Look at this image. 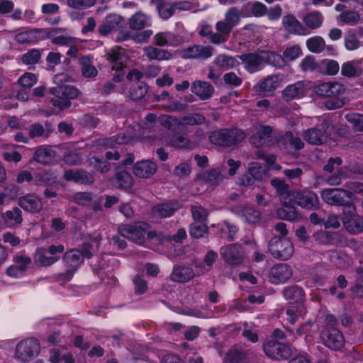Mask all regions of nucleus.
Segmentation results:
<instances>
[{"label":"nucleus","mask_w":363,"mask_h":363,"mask_svg":"<svg viewBox=\"0 0 363 363\" xmlns=\"http://www.w3.org/2000/svg\"><path fill=\"white\" fill-rule=\"evenodd\" d=\"M245 137L242 130L234 128L213 131L209 135V140L216 145L230 147L240 143Z\"/></svg>","instance_id":"1"},{"label":"nucleus","mask_w":363,"mask_h":363,"mask_svg":"<svg viewBox=\"0 0 363 363\" xmlns=\"http://www.w3.org/2000/svg\"><path fill=\"white\" fill-rule=\"evenodd\" d=\"M352 193L340 188L327 189L322 191L321 197L328 204L344 206L343 212L346 209L350 213L355 211V206L350 202Z\"/></svg>","instance_id":"2"},{"label":"nucleus","mask_w":363,"mask_h":363,"mask_svg":"<svg viewBox=\"0 0 363 363\" xmlns=\"http://www.w3.org/2000/svg\"><path fill=\"white\" fill-rule=\"evenodd\" d=\"M333 124L330 119L323 118L320 123L303 132V137L309 144L320 145L331 135Z\"/></svg>","instance_id":"3"},{"label":"nucleus","mask_w":363,"mask_h":363,"mask_svg":"<svg viewBox=\"0 0 363 363\" xmlns=\"http://www.w3.org/2000/svg\"><path fill=\"white\" fill-rule=\"evenodd\" d=\"M268 249L272 257L280 260H288L294 253V245L288 238L274 235L268 243Z\"/></svg>","instance_id":"4"},{"label":"nucleus","mask_w":363,"mask_h":363,"mask_svg":"<svg viewBox=\"0 0 363 363\" xmlns=\"http://www.w3.org/2000/svg\"><path fill=\"white\" fill-rule=\"evenodd\" d=\"M63 262L67 267L64 273H60L57 276V281H67L70 280L78 267L83 262V255L79 250L72 249L65 252L63 256Z\"/></svg>","instance_id":"5"},{"label":"nucleus","mask_w":363,"mask_h":363,"mask_svg":"<svg viewBox=\"0 0 363 363\" xmlns=\"http://www.w3.org/2000/svg\"><path fill=\"white\" fill-rule=\"evenodd\" d=\"M275 142L273 129L269 125L256 123L253 125L252 135L250 143L256 147H268Z\"/></svg>","instance_id":"6"},{"label":"nucleus","mask_w":363,"mask_h":363,"mask_svg":"<svg viewBox=\"0 0 363 363\" xmlns=\"http://www.w3.org/2000/svg\"><path fill=\"white\" fill-rule=\"evenodd\" d=\"M50 92L57 98L66 99L63 101L58 99L52 101L53 106L59 107L60 109L70 107L71 102L69 100L76 99L79 94V91L77 88L67 84H58L55 87H52Z\"/></svg>","instance_id":"7"},{"label":"nucleus","mask_w":363,"mask_h":363,"mask_svg":"<svg viewBox=\"0 0 363 363\" xmlns=\"http://www.w3.org/2000/svg\"><path fill=\"white\" fill-rule=\"evenodd\" d=\"M148 225L139 223L134 225H121L118 227L119 234L138 245H143L145 241Z\"/></svg>","instance_id":"8"},{"label":"nucleus","mask_w":363,"mask_h":363,"mask_svg":"<svg viewBox=\"0 0 363 363\" xmlns=\"http://www.w3.org/2000/svg\"><path fill=\"white\" fill-rule=\"evenodd\" d=\"M40 346L35 338H27L20 341L16 347L15 358L26 362L40 352Z\"/></svg>","instance_id":"9"},{"label":"nucleus","mask_w":363,"mask_h":363,"mask_svg":"<svg viewBox=\"0 0 363 363\" xmlns=\"http://www.w3.org/2000/svg\"><path fill=\"white\" fill-rule=\"evenodd\" d=\"M289 200L303 208L312 210L319 207V199L315 193L309 190L293 191L289 194Z\"/></svg>","instance_id":"10"},{"label":"nucleus","mask_w":363,"mask_h":363,"mask_svg":"<svg viewBox=\"0 0 363 363\" xmlns=\"http://www.w3.org/2000/svg\"><path fill=\"white\" fill-rule=\"evenodd\" d=\"M220 254L224 261L231 266H238L243 263L245 250L241 245L229 244L220 249Z\"/></svg>","instance_id":"11"},{"label":"nucleus","mask_w":363,"mask_h":363,"mask_svg":"<svg viewBox=\"0 0 363 363\" xmlns=\"http://www.w3.org/2000/svg\"><path fill=\"white\" fill-rule=\"evenodd\" d=\"M320 337L325 345L333 350H340L345 344L342 333L335 327L325 326L320 333Z\"/></svg>","instance_id":"12"},{"label":"nucleus","mask_w":363,"mask_h":363,"mask_svg":"<svg viewBox=\"0 0 363 363\" xmlns=\"http://www.w3.org/2000/svg\"><path fill=\"white\" fill-rule=\"evenodd\" d=\"M182 207V204L178 200H170L153 206L151 209V215L157 219L169 218Z\"/></svg>","instance_id":"13"},{"label":"nucleus","mask_w":363,"mask_h":363,"mask_svg":"<svg viewBox=\"0 0 363 363\" xmlns=\"http://www.w3.org/2000/svg\"><path fill=\"white\" fill-rule=\"evenodd\" d=\"M263 348L269 357L276 360L287 359L291 354L289 346L274 340L267 341Z\"/></svg>","instance_id":"14"},{"label":"nucleus","mask_w":363,"mask_h":363,"mask_svg":"<svg viewBox=\"0 0 363 363\" xmlns=\"http://www.w3.org/2000/svg\"><path fill=\"white\" fill-rule=\"evenodd\" d=\"M230 211L249 224H256L261 219V213L251 205L236 204L230 207Z\"/></svg>","instance_id":"15"},{"label":"nucleus","mask_w":363,"mask_h":363,"mask_svg":"<svg viewBox=\"0 0 363 363\" xmlns=\"http://www.w3.org/2000/svg\"><path fill=\"white\" fill-rule=\"evenodd\" d=\"M315 93L323 98H335L343 94L345 88L343 84L336 82L322 83L315 86Z\"/></svg>","instance_id":"16"},{"label":"nucleus","mask_w":363,"mask_h":363,"mask_svg":"<svg viewBox=\"0 0 363 363\" xmlns=\"http://www.w3.org/2000/svg\"><path fill=\"white\" fill-rule=\"evenodd\" d=\"M107 60L112 64V69L122 71L126 67L128 56L125 50L119 46H116L106 53Z\"/></svg>","instance_id":"17"},{"label":"nucleus","mask_w":363,"mask_h":363,"mask_svg":"<svg viewBox=\"0 0 363 363\" xmlns=\"http://www.w3.org/2000/svg\"><path fill=\"white\" fill-rule=\"evenodd\" d=\"M292 274V269L289 264H279L271 268L269 279L272 284H279L289 280Z\"/></svg>","instance_id":"18"},{"label":"nucleus","mask_w":363,"mask_h":363,"mask_svg":"<svg viewBox=\"0 0 363 363\" xmlns=\"http://www.w3.org/2000/svg\"><path fill=\"white\" fill-rule=\"evenodd\" d=\"M123 18L117 14H109L98 27V32L101 35L106 36L112 32L116 31L123 27Z\"/></svg>","instance_id":"19"},{"label":"nucleus","mask_w":363,"mask_h":363,"mask_svg":"<svg viewBox=\"0 0 363 363\" xmlns=\"http://www.w3.org/2000/svg\"><path fill=\"white\" fill-rule=\"evenodd\" d=\"M64 178L67 181H72L75 183L86 185H91L95 181L94 173L89 172L84 169L66 171Z\"/></svg>","instance_id":"20"},{"label":"nucleus","mask_w":363,"mask_h":363,"mask_svg":"<svg viewBox=\"0 0 363 363\" xmlns=\"http://www.w3.org/2000/svg\"><path fill=\"white\" fill-rule=\"evenodd\" d=\"M349 212V215L344 213L342 219L343 225L346 230L352 235H357L363 232V217L354 214V211Z\"/></svg>","instance_id":"21"},{"label":"nucleus","mask_w":363,"mask_h":363,"mask_svg":"<svg viewBox=\"0 0 363 363\" xmlns=\"http://www.w3.org/2000/svg\"><path fill=\"white\" fill-rule=\"evenodd\" d=\"M18 204L24 211L33 213H39L43 208L41 199L35 194H27L21 196Z\"/></svg>","instance_id":"22"},{"label":"nucleus","mask_w":363,"mask_h":363,"mask_svg":"<svg viewBox=\"0 0 363 363\" xmlns=\"http://www.w3.org/2000/svg\"><path fill=\"white\" fill-rule=\"evenodd\" d=\"M239 57L244 64L245 69L249 73H255L262 69L263 67L260 51L252 53H245L241 55Z\"/></svg>","instance_id":"23"},{"label":"nucleus","mask_w":363,"mask_h":363,"mask_svg":"<svg viewBox=\"0 0 363 363\" xmlns=\"http://www.w3.org/2000/svg\"><path fill=\"white\" fill-rule=\"evenodd\" d=\"M131 140V137L127 135L124 133H120L114 136L108 138H100L96 143L99 147L105 149H116L118 145H124L128 143Z\"/></svg>","instance_id":"24"},{"label":"nucleus","mask_w":363,"mask_h":363,"mask_svg":"<svg viewBox=\"0 0 363 363\" xmlns=\"http://www.w3.org/2000/svg\"><path fill=\"white\" fill-rule=\"evenodd\" d=\"M281 293L290 304H297L299 307H302L305 299V293L302 288L297 285H291L285 287Z\"/></svg>","instance_id":"25"},{"label":"nucleus","mask_w":363,"mask_h":363,"mask_svg":"<svg viewBox=\"0 0 363 363\" xmlns=\"http://www.w3.org/2000/svg\"><path fill=\"white\" fill-rule=\"evenodd\" d=\"M182 43L181 36L170 32H160L153 37V43L159 47L177 46Z\"/></svg>","instance_id":"26"},{"label":"nucleus","mask_w":363,"mask_h":363,"mask_svg":"<svg viewBox=\"0 0 363 363\" xmlns=\"http://www.w3.org/2000/svg\"><path fill=\"white\" fill-rule=\"evenodd\" d=\"M157 170V164L151 160L138 162L133 167V173L140 178H150L155 174Z\"/></svg>","instance_id":"27"},{"label":"nucleus","mask_w":363,"mask_h":363,"mask_svg":"<svg viewBox=\"0 0 363 363\" xmlns=\"http://www.w3.org/2000/svg\"><path fill=\"white\" fill-rule=\"evenodd\" d=\"M45 32L41 28H33L17 33L15 40L21 44H31L43 40Z\"/></svg>","instance_id":"28"},{"label":"nucleus","mask_w":363,"mask_h":363,"mask_svg":"<svg viewBox=\"0 0 363 363\" xmlns=\"http://www.w3.org/2000/svg\"><path fill=\"white\" fill-rule=\"evenodd\" d=\"M191 92L201 100L209 99L214 93L213 86L208 82L196 80L191 84Z\"/></svg>","instance_id":"29"},{"label":"nucleus","mask_w":363,"mask_h":363,"mask_svg":"<svg viewBox=\"0 0 363 363\" xmlns=\"http://www.w3.org/2000/svg\"><path fill=\"white\" fill-rule=\"evenodd\" d=\"M225 169V167L224 166L212 168L203 172L201 175V178L211 185H219L226 178L223 173Z\"/></svg>","instance_id":"30"},{"label":"nucleus","mask_w":363,"mask_h":363,"mask_svg":"<svg viewBox=\"0 0 363 363\" xmlns=\"http://www.w3.org/2000/svg\"><path fill=\"white\" fill-rule=\"evenodd\" d=\"M111 183L116 189L128 191L133 184V179L128 172L121 171L116 173L111 179Z\"/></svg>","instance_id":"31"},{"label":"nucleus","mask_w":363,"mask_h":363,"mask_svg":"<svg viewBox=\"0 0 363 363\" xmlns=\"http://www.w3.org/2000/svg\"><path fill=\"white\" fill-rule=\"evenodd\" d=\"M16 265L11 266L7 269L6 273L10 277L21 276L31 263V259L29 257L18 255L16 257Z\"/></svg>","instance_id":"32"},{"label":"nucleus","mask_w":363,"mask_h":363,"mask_svg":"<svg viewBox=\"0 0 363 363\" xmlns=\"http://www.w3.org/2000/svg\"><path fill=\"white\" fill-rule=\"evenodd\" d=\"M279 80V76L277 74L268 76L257 84L253 89L259 93L270 92L278 87Z\"/></svg>","instance_id":"33"},{"label":"nucleus","mask_w":363,"mask_h":363,"mask_svg":"<svg viewBox=\"0 0 363 363\" xmlns=\"http://www.w3.org/2000/svg\"><path fill=\"white\" fill-rule=\"evenodd\" d=\"M194 275L193 269L190 267L175 266L171 274L170 279L174 281L185 283L193 279Z\"/></svg>","instance_id":"34"},{"label":"nucleus","mask_w":363,"mask_h":363,"mask_svg":"<svg viewBox=\"0 0 363 363\" xmlns=\"http://www.w3.org/2000/svg\"><path fill=\"white\" fill-rule=\"evenodd\" d=\"M144 53L150 60L162 61L168 60L173 57L172 54L169 51L152 45L145 47L144 48Z\"/></svg>","instance_id":"35"},{"label":"nucleus","mask_w":363,"mask_h":363,"mask_svg":"<svg viewBox=\"0 0 363 363\" xmlns=\"http://www.w3.org/2000/svg\"><path fill=\"white\" fill-rule=\"evenodd\" d=\"M56 156L55 151L45 146L38 147L33 155V160L41 164L50 163Z\"/></svg>","instance_id":"36"},{"label":"nucleus","mask_w":363,"mask_h":363,"mask_svg":"<svg viewBox=\"0 0 363 363\" xmlns=\"http://www.w3.org/2000/svg\"><path fill=\"white\" fill-rule=\"evenodd\" d=\"M282 23L285 29L291 33L304 34V27L294 16L287 15L284 16Z\"/></svg>","instance_id":"37"},{"label":"nucleus","mask_w":363,"mask_h":363,"mask_svg":"<svg viewBox=\"0 0 363 363\" xmlns=\"http://www.w3.org/2000/svg\"><path fill=\"white\" fill-rule=\"evenodd\" d=\"M151 2L157 7L160 16L164 19L170 18L179 4L166 3L164 0H152Z\"/></svg>","instance_id":"38"},{"label":"nucleus","mask_w":363,"mask_h":363,"mask_svg":"<svg viewBox=\"0 0 363 363\" xmlns=\"http://www.w3.org/2000/svg\"><path fill=\"white\" fill-rule=\"evenodd\" d=\"M87 163L89 167L94 168L102 174L108 172L111 169V165L108 161L95 155H89L87 157Z\"/></svg>","instance_id":"39"},{"label":"nucleus","mask_w":363,"mask_h":363,"mask_svg":"<svg viewBox=\"0 0 363 363\" xmlns=\"http://www.w3.org/2000/svg\"><path fill=\"white\" fill-rule=\"evenodd\" d=\"M29 138H35L38 137H43L48 138L52 131L50 125L45 123V128L40 123H35L28 128Z\"/></svg>","instance_id":"40"},{"label":"nucleus","mask_w":363,"mask_h":363,"mask_svg":"<svg viewBox=\"0 0 363 363\" xmlns=\"http://www.w3.org/2000/svg\"><path fill=\"white\" fill-rule=\"evenodd\" d=\"M277 215L280 219L290 221H294L298 217L296 207L286 202H284L282 206L277 209Z\"/></svg>","instance_id":"41"},{"label":"nucleus","mask_w":363,"mask_h":363,"mask_svg":"<svg viewBox=\"0 0 363 363\" xmlns=\"http://www.w3.org/2000/svg\"><path fill=\"white\" fill-rule=\"evenodd\" d=\"M260 55L263 65L266 63L276 67H281L284 65L282 55L274 51L262 50L260 51Z\"/></svg>","instance_id":"42"},{"label":"nucleus","mask_w":363,"mask_h":363,"mask_svg":"<svg viewBox=\"0 0 363 363\" xmlns=\"http://www.w3.org/2000/svg\"><path fill=\"white\" fill-rule=\"evenodd\" d=\"M209 233L207 223L193 222L189 225V235L192 238H206Z\"/></svg>","instance_id":"43"},{"label":"nucleus","mask_w":363,"mask_h":363,"mask_svg":"<svg viewBox=\"0 0 363 363\" xmlns=\"http://www.w3.org/2000/svg\"><path fill=\"white\" fill-rule=\"evenodd\" d=\"M323 16L320 11H314L307 13L303 18L306 26L311 29L319 28L323 23Z\"/></svg>","instance_id":"44"},{"label":"nucleus","mask_w":363,"mask_h":363,"mask_svg":"<svg viewBox=\"0 0 363 363\" xmlns=\"http://www.w3.org/2000/svg\"><path fill=\"white\" fill-rule=\"evenodd\" d=\"M1 217L6 223H11L12 225H20L23 222L22 211L18 207L6 211L2 213Z\"/></svg>","instance_id":"45"},{"label":"nucleus","mask_w":363,"mask_h":363,"mask_svg":"<svg viewBox=\"0 0 363 363\" xmlns=\"http://www.w3.org/2000/svg\"><path fill=\"white\" fill-rule=\"evenodd\" d=\"M303 95V86L301 83H296L288 86L283 91V98L286 101H291Z\"/></svg>","instance_id":"46"},{"label":"nucleus","mask_w":363,"mask_h":363,"mask_svg":"<svg viewBox=\"0 0 363 363\" xmlns=\"http://www.w3.org/2000/svg\"><path fill=\"white\" fill-rule=\"evenodd\" d=\"M171 145L177 148L193 150L198 144L182 135H176L171 140Z\"/></svg>","instance_id":"47"},{"label":"nucleus","mask_w":363,"mask_h":363,"mask_svg":"<svg viewBox=\"0 0 363 363\" xmlns=\"http://www.w3.org/2000/svg\"><path fill=\"white\" fill-rule=\"evenodd\" d=\"M181 125H199L206 122V117L198 113H189L179 118Z\"/></svg>","instance_id":"48"},{"label":"nucleus","mask_w":363,"mask_h":363,"mask_svg":"<svg viewBox=\"0 0 363 363\" xmlns=\"http://www.w3.org/2000/svg\"><path fill=\"white\" fill-rule=\"evenodd\" d=\"M45 248H40L37 250L34 257V261L37 264L46 267L54 264L57 259V257H48Z\"/></svg>","instance_id":"49"},{"label":"nucleus","mask_w":363,"mask_h":363,"mask_svg":"<svg viewBox=\"0 0 363 363\" xmlns=\"http://www.w3.org/2000/svg\"><path fill=\"white\" fill-rule=\"evenodd\" d=\"M214 63L221 68L222 70H227L233 68L238 65L237 60L231 56L220 55L214 60Z\"/></svg>","instance_id":"50"},{"label":"nucleus","mask_w":363,"mask_h":363,"mask_svg":"<svg viewBox=\"0 0 363 363\" xmlns=\"http://www.w3.org/2000/svg\"><path fill=\"white\" fill-rule=\"evenodd\" d=\"M341 74L348 78L355 77L361 74V70L356 61H349L342 65Z\"/></svg>","instance_id":"51"},{"label":"nucleus","mask_w":363,"mask_h":363,"mask_svg":"<svg viewBox=\"0 0 363 363\" xmlns=\"http://www.w3.org/2000/svg\"><path fill=\"white\" fill-rule=\"evenodd\" d=\"M147 21V16L145 13L139 11L130 17L128 23L131 29L139 30L145 26Z\"/></svg>","instance_id":"52"},{"label":"nucleus","mask_w":363,"mask_h":363,"mask_svg":"<svg viewBox=\"0 0 363 363\" xmlns=\"http://www.w3.org/2000/svg\"><path fill=\"white\" fill-rule=\"evenodd\" d=\"M148 91L147 84L142 82H138L133 85L130 89V95L133 100H139L143 98Z\"/></svg>","instance_id":"53"},{"label":"nucleus","mask_w":363,"mask_h":363,"mask_svg":"<svg viewBox=\"0 0 363 363\" xmlns=\"http://www.w3.org/2000/svg\"><path fill=\"white\" fill-rule=\"evenodd\" d=\"M330 261L338 268H345L350 264L349 257L342 252H333L330 255Z\"/></svg>","instance_id":"54"},{"label":"nucleus","mask_w":363,"mask_h":363,"mask_svg":"<svg viewBox=\"0 0 363 363\" xmlns=\"http://www.w3.org/2000/svg\"><path fill=\"white\" fill-rule=\"evenodd\" d=\"M191 213L194 222L207 223L208 211L201 206H191Z\"/></svg>","instance_id":"55"},{"label":"nucleus","mask_w":363,"mask_h":363,"mask_svg":"<svg viewBox=\"0 0 363 363\" xmlns=\"http://www.w3.org/2000/svg\"><path fill=\"white\" fill-rule=\"evenodd\" d=\"M306 45L311 52L320 53L324 50L325 43L321 37L315 36L308 39Z\"/></svg>","instance_id":"56"},{"label":"nucleus","mask_w":363,"mask_h":363,"mask_svg":"<svg viewBox=\"0 0 363 363\" xmlns=\"http://www.w3.org/2000/svg\"><path fill=\"white\" fill-rule=\"evenodd\" d=\"M241 17L240 11L236 7H232L229 9L225 14L224 20L233 28L236 26L240 21Z\"/></svg>","instance_id":"57"},{"label":"nucleus","mask_w":363,"mask_h":363,"mask_svg":"<svg viewBox=\"0 0 363 363\" xmlns=\"http://www.w3.org/2000/svg\"><path fill=\"white\" fill-rule=\"evenodd\" d=\"M339 19L344 23L355 25L360 21V16L357 11H346L342 12L339 16Z\"/></svg>","instance_id":"58"},{"label":"nucleus","mask_w":363,"mask_h":363,"mask_svg":"<svg viewBox=\"0 0 363 363\" xmlns=\"http://www.w3.org/2000/svg\"><path fill=\"white\" fill-rule=\"evenodd\" d=\"M345 118L352 125L354 130L363 131V115L356 113H348Z\"/></svg>","instance_id":"59"},{"label":"nucleus","mask_w":363,"mask_h":363,"mask_svg":"<svg viewBox=\"0 0 363 363\" xmlns=\"http://www.w3.org/2000/svg\"><path fill=\"white\" fill-rule=\"evenodd\" d=\"M348 174L346 170L340 168L337 170V172L330 176H329L326 182L329 185L331 186H337L340 185L342 181L347 177Z\"/></svg>","instance_id":"60"},{"label":"nucleus","mask_w":363,"mask_h":363,"mask_svg":"<svg viewBox=\"0 0 363 363\" xmlns=\"http://www.w3.org/2000/svg\"><path fill=\"white\" fill-rule=\"evenodd\" d=\"M301 54V49L299 45H293L287 48L283 52L284 65L287 61H293L298 58Z\"/></svg>","instance_id":"61"},{"label":"nucleus","mask_w":363,"mask_h":363,"mask_svg":"<svg viewBox=\"0 0 363 363\" xmlns=\"http://www.w3.org/2000/svg\"><path fill=\"white\" fill-rule=\"evenodd\" d=\"M40 56L39 50L31 49L22 56V62L28 65H34L38 62Z\"/></svg>","instance_id":"62"},{"label":"nucleus","mask_w":363,"mask_h":363,"mask_svg":"<svg viewBox=\"0 0 363 363\" xmlns=\"http://www.w3.org/2000/svg\"><path fill=\"white\" fill-rule=\"evenodd\" d=\"M160 123L169 130H175L177 128L181 126L179 118L172 116H163L160 118Z\"/></svg>","instance_id":"63"},{"label":"nucleus","mask_w":363,"mask_h":363,"mask_svg":"<svg viewBox=\"0 0 363 363\" xmlns=\"http://www.w3.org/2000/svg\"><path fill=\"white\" fill-rule=\"evenodd\" d=\"M228 358L230 363H245L246 361V354L243 351L232 348L229 351Z\"/></svg>","instance_id":"64"}]
</instances>
